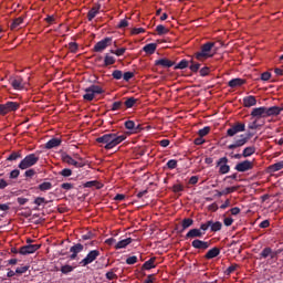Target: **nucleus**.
I'll list each match as a JSON object with an SVG mask.
<instances>
[{"label":"nucleus","instance_id":"63","mask_svg":"<svg viewBox=\"0 0 283 283\" xmlns=\"http://www.w3.org/2000/svg\"><path fill=\"white\" fill-rule=\"evenodd\" d=\"M271 80V72H263L261 74V81H270Z\"/></svg>","mask_w":283,"mask_h":283},{"label":"nucleus","instance_id":"37","mask_svg":"<svg viewBox=\"0 0 283 283\" xmlns=\"http://www.w3.org/2000/svg\"><path fill=\"white\" fill-rule=\"evenodd\" d=\"M23 23V18L19 17L17 19H14L10 25L11 30H17L18 28H20V25Z\"/></svg>","mask_w":283,"mask_h":283},{"label":"nucleus","instance_id":"61","mask_svg":"<svg viewBox=\"0 0 283 283\" xmlns=\"http://www.w3.org/2000/svg\"><path fill=\"white\" fill-rule=\"evenodd\" d=\"M135 263H137V256L133 255V256H128V259H126V264L133 265Z\"/></svg>","mask_w":283,"mask_h":283},{"label":"nucleus","instance_id":"62","mask_svg":"<svg viewBox=\"0 0 283 283\" xmlns=\"http://www.w3.org/2000/svg\"><path fill=\"white\" fill-rule=\"evenodd\" d=\"M61 189H65V191H70V189H74V185L70 182H64L61 185Z\"/></svg>","mask_w":283,"mask_h":283},{"label":"nucleus","instance_id":"44","mask_svg":"<svg viewBox=\"0 0 283 283\" xmlns=\"http://www.w3.org/2000/svg\"><path fill=\"white\" fill-rule=\"evenodd\" d=\"M189 61L187 60H181L176 66L175 70H187L189 67Z\"/></svg>","mask_w":283,"mask_h":283},{"label":"nucleus","instance_id":"58","mask_svg":"<svg viewBox=\"0 0 283 283\" xmlns=\"http://www.w3.org/2000/svg\"><path fill=\"white\" fill-rule=\"evenodd\" d=\"M210 72H211V69H209V66H205L199 71L200 76H209Z\"/></svg>","mask_w":283,"mask_h":283},{"label":"nucleus","instance_id":"11","mask_svg":"<svg viewBox=\"0 0 283 283\" xmlns=\"http://www.w3.org/2000/svg\"><path fill=\"white\" fill-rule=\"evenodd\" d=\"M133 242V244H132ZM129 244H132V247H138L136 244H138V241L137 240H134L132 238H126V239H122L119 240L116 245H115V249H125V247H129Z\"/></svg>","mask_w":283,"mask_h":283},{"label":"nucleus","instance_id":"20","mask_svg":"<svg viewBox=\"0 0 283 283\" xmlns=\"http://www.w3.org/2000/svg\"><path fill=\"white\" fill-rule=\"evenodd\" d=\"M238 189H240V186L228 187L222 191H217V196L218 198H221V196H229V193H234Z\"/></svg>","mask_w":283,"mask_h":283},{"label":"nucleus","instance_id":"29","mask_svg":"<svg viewBox=\"0 0 283 283\" xmlns=\"http://www.w3.org/2000/svg\"><path fill=\"white\" fill-rule=\"evenodd\" d=\"M268 169H269L270 174H275V171L282 170L283 169V160L275 163L273 165H270Z\"/></svg>","mask_w":283,"mask_h":283},{"label":"nucleus","instance_id":"31","mask_svg":"<svg viewBox=\"0 0 283 283\" xmlns=\"http://www.w3.org/2000/svg\"><path fill=\"white\" fill-rule=\"evenodd\" d=\"M20 158H23V156L21 155V150L11 153V154L7 157V160H8L9 163H15V160H19Z\"/></svg>","mask_w":283,"mask_h":283},{"label":"nucleus","instance_id":"64","mask_svg":"<svg viewBox=\"0 0 283 283\" xmlns=\"http://www.w3.org/2000/svg\"><path fill=\"white\" fill-rule=\"evenodd\" d=\"M156 282V275L149 274L147 275V280H145V283H154Z\"/></svg>","mask_w":283,"mask_h":283},{"label":"nucleus","instance_id":"28","mask_svg":"<svg viewBox=\"0 0 283 283\" xmlns=\"http://www.w3.org/2000/svg\"><path fill=\"white\" fill-rule=\"evenodd\" d=\"M192 247L193 249H209V242L196 239L192 241Z\"/></svg>","mask_w":283,"mask_h":283},{"label":"nucleus","instance_id":"3","mask_svg":"<svg viewBox=\"0 0 283 283\" xmlns=\"http://www.w3.org/2000/svg\"><path fill=\"white\" fill-rule=\"evenodd\" d=\"M85 94L83 95V98L85 101H88V103H92L94 98H96V94H105V91L99 85H91L84 90Z\"/></svg>","mask_w":283,"mask_h":283},{"label":"nucleus","instance_id":"52","mask_svg":"<svg viewBox=\"0 0 283 283\" xmlns=\"http://www.w3.org/2000/svg\"><path fill=\"white\" fill-rule=\"evenodd\" d=\"M60 176H63V178H70L72 176V169L64 168L60 171Z\"/></svg>","mask_w":283,"mask_h":283},{"label":"nucleus","instance_id":"48","mask_svg":"<svg viewBox=\"0 0 283 283\" xmlns=\"http://www.w3.org/2000/svg\"><path fill=\"white\" fill-rule=\"evenodd\" d=\"M118 109H123V102L120 101L113 103L111 112H118Z\"/></svg>","mask_w":283,"mask_h":283},{"label":"nucleus","instance_id":"45","mask_svg":"<svg viewBox=\"0 0 283 283\" xmlns=\"http://www.w3.org/2000/svg\"><path fill=\"white\" fill-rule=\"evenodd\" d=\"M209 132H211V127L205 126L203 128L198 130V136L205 138V136H208Z\"/></svg>","mask_w":283,"mask_h":283},{"label":"nucleus","instance_id":"57","mask_svg":"<svg viewBox=\"0 0 283 283\" xmlns=\"http://www.w3.org/2000/svg\"><path fill=\"white\" fill-rule=\"evenodd\" d=\"M172 191H174V193H180V191H185V187L180 184L174 185Z\"/></svg>","mask_w":283,"mask_h":283},{"label":"nucleus","instance_id":"46","mask_svg":"<svg viewBox=\"0 0 283 283\" xmlns=\"http://www.w3.org/2000/svg\"><path fill=\"white\" fill-rule=\"evenodd\" d=\"M209 229H211V221H207L206 223H202L199 228V231H201V233H203L205 235L207 231H209Z\"/></svg>","mask_w":283,"mask_h":283},{"label":"nucleus","instance_id":"54","mask_svg":"<svg viewBox=\"0 0 283 283\" xmlns=\"http://www.w3.org/2000/svg\"><path fill=\"white\" fill-rule=\"evenodd\" d=\"M60 272H62V274H69L71 272H73V266H71V265H62V268L60 269Z\"/></svg>","mask_w":283,"mask_h":283},{"label":"nucleus","instance_id":"33","mask_svg":"<svg viewBox=\"0 0 283 283\" xmlns=\"http://www.w3.org/2000/svg\"><path fill=\"white\" fill-rule=\"evenodd\" d=\"M221 229H222V222L220 221L213 222L210 220V231H212V233L221 231Z\"/></svg>","mask_w":283,"mask_h":283},{"label":"nucleus","instance_id":"42","mask_svg":"<svg viewBox=\"0 0 283 283\" xmlns=\"http://www.w3.org/2000/svg\"><path fill=\"white\" fill-rule=\"evenodd\" d=\"M84 188L86 189H92V187H96V189H101V184L96 180L93 181H87L83 185Z\"/></svg>","mask_w":283,"mask_h":283},{"label":"nucleus","instance_id":"25","mask_svg":"<svg viewBox=\"0 0 283 283\" xmlns=\"http://www.w3.org/2000/svg\"><path fill=\"white\" fill-rule=\"evenodd\" d=\"M155 262H156V258L149 259L147 262H145L144 264H142V270H144V271H150V270L155 269V268H156Z\"/></svg>","mask_w":283,"mask_h":283},{"label":"nucleus","instance_id":"34","mask_svg":"<svg viewBox=\"0 0 283 283\" xmlns=\"http://www.w3.org/2000/svg\"><path fill=\"white\" fill-rule=\"evenodd\" d=\"M193 226V219L191 218H185L181 221V227H182V231H185L186 229H189V227Z\"/></svg>","mask_w":283,"mask_h":283},{"label":"nucleus","instance_id":"27","mask_svg":"<svg viewBox=\"0 0 283 283\" xmlns=\"http://www.w3.org/2000/svg\"><path fill=\"white\" fill-rule=\"evenodd\" d=\"M32 239H28L27 240V245H22L20 247V249H41V247H43V244L41 242H36L34 244H32Z\"/></svg>","mask_w":283,"mask_h":283},{"label":"nucleus","instance_id":"18","mask_svg":"<svg viewBox=\"0 0 283 283\" xmlns=\"http://www.w3.org/2000/svg\"><path fill=\"white\" fill-rule=\"evenodd\" d=\"M98 12H101V4L93 6L92 9L87 12L88 21H94Z\"/></svg>","mask_w":283,"mask_h":283},{"label":"nucleus","instance_id":"16","mask_svg":"<svg viewBox=\"0 0 283 283\" xmlns=\"http://www.w3.org/2000/svg\"><path fill=\"white\" fill-rule=\"evenodd\" d=\"M258 105V99L253 95L243 97V107H254Z\"/></svg>","mask_w":283,"mask_h":283},{"label":"nucleus","instance_id":"50","mask_svg":"<svg viewBox=\"0 0 283 283\" xmlns=\"http://www.w3.org/2000/svg\"><path fill=\"white\" fill-rule=\"evenodd\" d=\"M135 74L134 72H125L124 75H123V80L126 82V83H129V81H132V78H134Z\"/></svg>","mask_w":283,"mask_h":283},{"label":"nucleus","instance_id":"17","mask_svg":"<svg viewBox=\"0 0 283 283\" xmlns=\"http://www.w3.org/2000/svg\"><path fill=\"white\" fill-rule=\"evenodd\" d=\"M202 235H205V232H202V230L195 228L188 231V233L186 234V238L189 239H193V238H202Z\"/></svg>","mask_w":283,"mask_h":283},{"label":"nucleus","instance_id":"5","mask_svg":"<svg viewBox=\"0 0 283 283\" xmlns=\"http://www.w3.org/2000/svg\"><path fill=\"white\" fill-rule=\"evenodd\" d=\"M39 163V156L35 154L27 155L19 164V169L25 170L30 169V167H34Z\"/></svg>","mask_w":283,"mask_h":283},{"label":"nucleus","instance_id":"13","mask_svg":"<svg viewBox=\"0 0 283 283\" xmlns=\"http://www.w3.org/2000/svg\"><path fill=\"white\" fill-rule=\"evenodd\" d=\"M63 163H66V165H73V167L81 168L85 167V164L76 161L72 156L67 154L62 155Z\"/></svg>","mask_w":283,"mask_h":283},{"label":"nucleus","instance_id":"19","mask_svg":"<svg viewBox=\"0 0 283 283\" xmlns=\"http://www.w3.org/2000/svg\"><path fill=\"white\" fill-rule=\"evenodd\" d=\"M155 65H160L161 67H174L175 62L167 57H164L155 61Z\"/></svg>","mask_w":283,"mask_h":283},{"label":"nucleus","instance_id":"32","mask_svg":"<svg viewBox=\"0 0 283 283\" xmlns=\"http://www.w3.org/2000/svg\"><path fill=\"white\" fill-rule=\"evenodd\" d=\"M253 154H255V148L254 146H249V147H245L242 151V157L243 158H249L251 156H253Z\"/></svg>","mask_w":283,"mask_h":283},{"label":"nucleus","instance_id":"51","mask_svg":"<svg viewBox=\"0 0 283 283\" xmlns=\"http://www.w3.org/2000/svg\"><path fill=\"white\" fill-rule=\"evenodd\" d=\"M69 50L73 54H76V52H78V44L76 42L69 43Z\"/></svg>","mask_w":283,"mask_h":283},{"label":"nucleus","instance_id":"30","mask_svg":"<svg viewBox=\"0 0 283 283\" xmlns=\"http://www.w3.org/2000/svg\"><path fill=\"white\" fill-rule=\"evenodd\" d=\"M158 45L156 43H149V44H146L143 48V50L146 54H155Z\"/></svg>","mask_w":283,"mask_h":283},{"label":"nucleus","instance_id":"7","mask_svg":"<svg viewBox=\"0 0 283 283\" xmlns=\"http://www.w3.org/2000/svg\"><path fill=\"white\" fill-rule=\"evenodd\" d=\"M217 167H219V174L221 175L229 174V171H231V166H229V158L227 157H221L217 161Z\"/></svg>","mask_w":283,"mask_h":283},{"label":"nucleus","instance_id":"15","mask_svg":"<svg viewBox=\"0 0 283 283\" xmlns=\"http://www.w3.org/2000/svg\"><path fill=\"white\" fill-rule=\"evenodd\" d=\"M282 112L283 107L280 106L266 107L268 118L271 116H280Z\"/></svg>","mask_w":283,"mask_h":283},{"label":"nucleus","instance_id":"60","mask_svg":"<svg viewBox=\"0 0 283 283\" xmlns=\"http://www.w3.org/2000/svg\"><path fill=\"white\" fill-rule=\"evenodd\" d=\"M21 174V171L19 169H14L10 172L9 178H11V180H14L15 178H19V175Z\"/></svg>","mask_w":283,"mask_h":283},{"label":"nucleus","instance_id":"10","mask_svg":"<svg viewBox=\"0 0 283 283\" xmlns=\"http://www.w3.org/2000/svg\"><path fill=\"white\" fill-rule=\"evenodd\" d=\"M98 258V251L97 250H92L90 253H87V256L83 259V261H80V265L87 266L92 264Z\"/></svg>","mask_w":283,"mask_h":283},{"label":"nucleus","instance_id":"4","mask_svg":"<svg viewBox=\"0 0 283 283\" xmlns=\"http://www.w3.org/2000/svg\"><path fill=\"white\" fill-rule=\"evenodd\" d=\"M253 137V134L248 133L247 135L242 134L234 138L233 143L228 145V149H240V147H244L249 140Z\"/></svg>","mask_w":283,"mask_h":283},{"label":"nucleus","instance_id":"1","mask_svg":"<svg viewBox=\"0 0 283 283\" xmlns=\"http://www.w3.org/2000/svg\"><path fill=\"white\" fill-rule=\"evenodd\" d=\"M125 138H127V136L118 135L116 133H109L97 137L96 143H98L99 145H104V149L109 150L114 149V147H117V145H120V143H123Z\"/></svg>","mask_w":283,"mask_h":283},{"label":"nucleus","instance_id":"43","mask_svg":"<svg viewBox=\"0 0 283 283\" xmlns=\"http://www.w3.org/2000/svg\"><path fill=\"white\" fill-rule=\"evenodd\" d=\"M156 32L159 36H163V34H169V29L165 28L163 24H159L156 27Z\"/></svg>","mask_w":283,"mask_h":283},{"label":"nucleus","instance_id":"2","mask_svg":"<svg viewBox=\"0 0 283 283\" xmlns=\"http://www.w3.org/2000/svg\"><path fill=\"white\" fill-rule=\"evenodd\" d=\"M216 48V42H207L201 45V50L197 53H195V59L197 61H202V59H211L213 54H211V51Z\"/></svg>","mask_w":283,"mask_h":283},{"label":"nucleus","instance_id":"23","mask_svg":"<svg viewBox=\"0 0 283 283\" xmlns=\"http://www.w3.org/2000/svg\"><path fill=\"white\" fill-rule=\"evenodd\" d=\"M4 106L7 107V114H10V112H17V109L21 107V104L17 102H7Z\"/></svg>","mask_w":283,"mask_h":283},{"label":"nucleus","instance_id":"38","mask_svg":"<svg viewBox=\"0 0 283 283\" xmlns=\"http://www.w3.org/2000/svg\"><path fill=\"white\" fill-rule=\"evenodd\" d=\"M125 127H126V129H130L133 132H138V127H140V125H138L136 127V123H134V120H126L125 122Z\"/></svg>","mask_w":283,"mask_h":283},{"label":"nucleus","instance_id":"40","mask_svg":"<svg viewBox=\"0 0 283 283\" xmlns=\"http://www.w3.org/2000/svg\"><path fill=\"white\" fill-rule=\"evenodd\" d=\"M200 63L193 61V60H190V65H189V70L190 72H193L195 74L200 70Z\"/></svg>","mask_w":283,"mask_h":283},{"label":"nucleus","instance_id":"8","mask_svg":"<svg viewBox=\"0 0 283 283\" xmlns=\"http://www.w3.org/2000/svg\"><path fill=\"white\" fill-rule=\"evenodd\" d=\"M109 45H112V38H104L94 45L93 50L95 52H105Z\"/></svg>","mask_w":283,"mask_h":283},{"label":"nucleus","instance_id":"56","mask_svg":"<svg viewBox=\"0 0 283 283\" xmlns=\"http://www.w3.org/2000/svg\"><path fill=\"white\" fill-rule=\"evenodd\" d=\"M235 268H239V265H229V268H227V270H224V275L229 276L231 275V273L235 272Z\"/></svg>","mask_w":283,"mask_h":283},{"label":"nucleus","instance_id":"35","mask_svg":"<svg viewBox=\"0 0 283 283\" xmlns=\"http://www.w3.org/2000/svg\"><path fill=\"white\" fill-rule=\"evenodd\" d=\"M38 189H39L40 191H50V189H52V182H50V181H44V182H42V184H40V185L38 186Z\"/></svg>","mask_w":283,"mask_h":283},{"label":"nucleus","instance_id":"55","mask_svg":"<svg viewBox=\"0 0 283 283\" xmlns=\"http://www.w3.org/2000/svg\"><path fill=\"white\" fill-rule=\"evenodd\" d=\"M95 234L92 231H87L85 234L82 235V240L87 241V240H94Z\"/></svg>","mask_w":283,"mask_h":283},{"label":"nucleus","instance_id":"41","mask_svg":"<svg viewBox=\"0 0 283 283\" xmlns=\"http://www.w3.org/2000/svg\"><path fill=\"white\" fill-rule=\"evenodd\" d=\"M36 250H11V253L13 254H21V255H30L34 254Z\"/></svg>","mask_w":283,"mask_h":283},{"label":"nucleus","instance_id":"49","mask_svg":"<svg viewBox=\"0 0 283 283\" xmlns=\"http://www.w3.org/2000/svg\"><path fill=\"white\" fill-rule=\"evenodd\" d=\"M167 169H176L178 167V160L176 159H170L166 164Z\"/></svg>","mask_w":283,"mask_h":283},{"label":"nucleus","instance_id":"26","mask_svg":"<svg viewBox=\"0 0 283 283\" xmlns=\"http://www.w3.org/2000/svg\"><path fill=\"white\" fill-rule=\"evenodd\" d=\"M244 83H247L245 80H242V78H233V80H230L228 85L229 87H242V85H244Z\"/></svg>","mask_w":283,"mask_h":283},{"label":"nucleus","instance_id":"12","mask_svg":"<svg viewBox=\"0 0 283 283\" xmlns=\"http://www.w3.org/2000/svg\"><path fill=\"white\" fill-rule=\"evenodd\" d=\"M251 116L253 118H268L266 106L253 108Z\"/></svg>","mask_w":283,"mask_h":283},{"label":"nucleus","instance_id":"6","mask_svg":"<svg viewBox=\"0 0 283 283\" xmlns=\"http://www.w3.org/2000/svg\"><path fill=\"white\" fill-rule=\"evenodd\" d=\"M241 132H247V125L242 122H237L227 129V136L233 138V136L241 134Z\"/></svg>","mask_w":283,"mask_h":283},{"label":"nucleus","instance_id":"22","mask_svg":"<svg viewBox=\"0 0 283 283\" xmlns=\"http://www.w3.org/2000/svg\"><path fill=\"white\" fill-rule=\"evenodd\" d=\"M281 251H273V250H263L261 251V259H266V258H271V259H275V256L277 254H280Z\"/></svg>","mask_w":283,"mask_h":283},{"label":"nucleus","instance_id":"59","mask_svg":"<svg viewBox=\"0 0 283 283\" xmlns=\"http://www.w3.org/2000/svg\"><path fill=\"white\" fill-rule=\"evenodd\" d=\"M127 25H129V22L126 19H123L117 24V28H119V30H123L124 28H127Z\"/></svg>","mask_w":283,"mask_h":283},{"label":"nucleus","instance_id":"9","mask_svg":"<svg viewBox=\"0 0 283 283\" xmlns=\"http://www.w3.org/2000/svg\"><path fill=\"white\" fill-rule=\"evenodd\" d=\"M234 169H235V171H239L241 174H244V171H251V169H253V161L243 160V161L237 164Z\"/></svg>","mask_w":283,"mask_h":283},{"label":"nucleus","instance_id":"53","mask_svg":"<svg viewBox=\"0 0 283 283\" xmlns=\"http://www.w3.org/2000/svg\"><path fill=\"white\" fill-rule=\"evenodd\" d=\"M33 203L36 205L38 207H41V205H48V201H45V198L43 197H36Z\"/></svg>","mask_w":283,"mask_h":283},{"label":"nucleus","instance_id":"47","mask_svg":"<svg viewBox=\"0 0 283 283\" xmlns=\"http://www.w3.org/2000/svg\"><path fill=\"white\" fill-rule=\"evenodd\" d=\"M112 76L115 78V81H120V78L124 76V73L120 70H115L113 71Z\"/></svg>","mask_w":283,"mask_h":283},{"label":"nucleus","instance_id":"24","mask_svg":"<svg viewBox=\"0 0 283 283\" xmlns=\"http://www.w3.org/2000/svg\"><path fill=\"white\" fill-rule=\"evenodd\" d=\"M114 63H116V57H114V55H111L109 53H106L104 56L103 67H109V65H114Z\"/></svg>","mask_w":283,"mask_h":283},{"label":"nucleus","instance_id":"14","mask_svg":"<svg viewBox=\"0 0 283 283\" xmlns=\"http://www.w3.org/2000/svg\"><path fill=\"white\" fill-rule=\"evenodd\" d=\"M62 143L61 138H52L45 144V149H56V147H61Z\"/></svg>","mask_w":283,"mask_h":283},{"label":"nucleus","instance_id":"36","mask_svg":"<svg viewBox=\"0 0 283 283\" xmlns=\"http://www.w3.org/2000/svg\"><path fill=\"white\" fill-rule=\"evenodd\" d=\"M135 103H138V99H136L135 97H128L124 102V105H125V107H127V109H132V107H134Z\"/></svg>","mask_w":283,"mask_h":283},{"label":"nucleus","instance_id":"39","mask_svg":"<svg viewBox=\"0 0 283 283\" xmlns=\"http://www.w3.org/2000/svg\"><path fill=\"white\" fill-rule=\"evenodd\" d=\"M218 255H220V250H209V252H207L203 258H207V260H211L213 258H218Z\"/></svg>","mask_w":283,"mask_h":283},{"label":"nucleus","instance_id":"21","mask_svg":"<svg viewBox=\"0 0 283 283\" xmlns=\"http://www.w3.org/2000/svg\"><path fill=\"white\" fill-rule=\"evenodd\" d=\"M11 86L13 87V90H23L24 85H23V78L22 77H15L11 80Z\"/></svg>","mask_w":283,"mask_h":283}]
</instances>
